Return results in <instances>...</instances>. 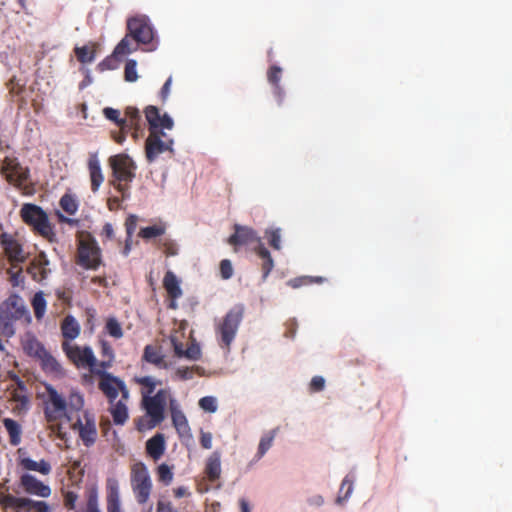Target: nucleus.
Instances as JSON below:
<instances>
[{
	"label": "nucleus",
	"instance_id": "nucleus-51",
	"mask_svg": "<svg viewBox=\"0 0 512 512\" xmlns=\"http://www.w3.org/2000/svg\"><path fill=\"white\" fill-rule=\"evenodd\" d=\"M194 375V368L190 367H179L174 371L173 378L178 380H189Z\"/></svg>",
	"mask_w": 512,
	"mask_h": 512
},
{
	"label": "nucleus",
	"instance_id": "nucleus-37",
	"mask_svg": "<svg viewBox=\"0 0 512 512\" xmlns=\"http://www.w3.org/2000/svg\"><path fill=\"white\" fill-rule=\"evenodd\" d=\"M32 306H33L36 318L41 319L46 312V306H47V302L45 300L43 292H38L34 295L33 300H32Z\"/></svg>",
	"mask_w": 512,
	"mask_h": 512
},
{
	"label": "nucleus",
	"instance_id": "nucleus-32",
	"mask_svg": "<svg viewBox=\"0 0 512 512\" xmlns=\"http://www.w3.org/2000/svg\"><path fill=\"white\" fill-rule=\"evenodd\" d=\"M95 44L76 47L75 53L78 60L82 63H91L95 58Z\"/></svg>",
	"mask_w": 512,
	"mask_h": 512
},
{
	"label": "nucleus",
	"instance_id": "nucleus-54",
	"mask_svg": "<svg viewBox=\"0 0 512 512\" xmlns=\"http://www.w3.org/2000/svg\"><path fill=\"white\" fill-rule=\"evenodd\" d=\"M125 226H126L127 237L131 238V237H132V234H133V233H134V231L136 230V226H137V217H136V216H134V215H130V216L126 219Z\"/></svg>",
	"mask_w": 512,
	"mask_h": 512
},
{
	"label": "nucleus",
	"instance_id": "nucleus-8",
	"mask_svg": "<svg viewBox=\"0 0 512 512\" xmlns=\"http://www.w3.org/2000/svg\"><path fill=\"white\" fill-rule=\"evenodd\" d=\"M109 164L117 181V183L113 182V185L119 191H123L124 186L121 182H130L135 177V163L128 155L118 154L109 158Z\"/></svg>",
	"mask_w": 512,
	"mask_h": 512
},
{
	"label": "nucleus",
	"instance_id": "nucleus-1",
	"mask_svg": "<svg viewBox=\"0 0 512 512\" xmlns=\"http://www.w3.org/2000/svg\"><path fill=\"white\" fill-rule=\"evenodd\" d=\"M43 403L44 416L50 430L61 437L63 434L62 421L71 423L72 413L82 411L85 400L84 395L76 389L70 390L68 400H66L55 387L46 385Z\"/></svg>",
	"mask_w": 512,
	"mask_h": 512
},
{
	"label": "nucleus",
	"instance_id": "nucleus-24",
	"mask_svg": "<svg viewBox=\"0 0 512 512\" xmlns=\"http://www.w3.org/2000/svg\"><path fill=\"white\" fill-rule=\"evenodd\" d=\"M38 360L40 361L42 368L47 373L55 376L64 375V370L61 364L48 351H45Z\"/></svg>",
	"mask_w": 512,
	"mask_h": 512
},
{
	"label": "nucleus",
	"instance_id": "nucleus-15",
	"mask_svg": "<svg viewBox=\"0 0 512 512\" xmlns=\"http://www.w3.org/2000/svg\"><path fill=\"white\" fill-rule=\"evenodd\" d=\"M1 173L5 176L8 182L15 186H21L28 178V169L21 166L16 159H5Z\"/></svg>",
	"mask_w": 512,
	"mask_h": 512
},
{
	"label": "nucleus",
	"instance_id": "nucleus-31",
	"mask_svg": "<svg viewBox=\"0 0 512 512\" xmlns=\"http://www.w3.org/2000/svg\"><path fill=\"white\" fill-rule=\"evenodd\" d=\"M138 43L129 33L120 41L114 50L116 56L127 55L137 50Z\"/></svg>",
	"mask_w": 512,
	"mask_h": 512
},
{
	"label": "nucleus",
	"instance_id": "nucleus-64",
	"mask_svg": "<svg viewBox=\"0 0 512 512\" xmlns=\"http://www.w3.org/2000/svg\"><path fill=\"white\" fill-rule=\"evenodd\" d=\"M280 72H281L280 68H277V67L272 68L270 73H269V80L271 82L276 83L279 80L278 75H279Z\"/></svg>",
	"mask_w": 512,
	"mask_h": 512
},
{
	"label": "nucleus",
	"instance_id": "nucleus-3",
	"mask_svg": "<svg viewBox=\"0 0 512 512\" xmlns=\"http://www.w3.org/2000/svg\"><path fill=\"white\" fill-rule=\"evenodd\" d=\"M171 400L176 399L168 389H161L155 395L143 394L142 407L146 415L138 420V430H149L159 425L165 418L164 411L167 404L169 408L171 407Z\"/></svg>",
	"mask_w": 512,
	"mask_h": 512
},
{
	"label": "nucleus",
	"instance_id": "nucleus-59",
	"mask_svg": "<svg viewBox=\"0 0 512 512\" xmlns=\"http://www.w3.org/2000/svg\"><path fill=\"white\" fill-rule=\"evenodd\" d=\"M171 84H172V78L169 77L161 90V97L164 101L167 100L169 97Z\"/></svg>",
	"mask_w": 512,
	"mask_h": 512
},
{
	"label": "nucleus",
	"instance_id": "nucleus-53",
	"mask_svg": "<svg viewBox=\"0 0 512 512\" xmlns=\"http://www.w3.org/2000/svg\"><path fill=\"white\" fill-rule=\"evenodd\" d=\"M220 272L223 279H229L232 276L233 268L229 260L221 261Z\"/></svg>",
	"mask_w": 512,
	"mask_h": 512
},
{
	"label": "nucleus",
	"instance_id": "nucleus-25",
	"mask_svg": "<svg viewBox=\"0 0 512 512\" xmlns=\"http://www.w3.org/2000/svg\"><path fill=\"white\" fill-rule=\"evenodd\" d=\"M205 472L211 481L217 480L221 475V456L219 452H213L207 459Z\"/></svg>",
	"mask_w": 512,
	"mask_h": 512
},
{
	"label": "nucleus",
	"instance_id": "nucleus-7",
	"mask_svg": "<svg viewBox=\"0 0 512 512\" xmlns=\"http://www.w3.org/2000/svg\"><path fill=\"white\" fill-rule=\"evenodd\" d=\"M131 486L139 504L149 500L153 484L148 469L141 463L135 464L132 468Z\"/></svg>",
	"mask_w": 512,
	"mask_h": 512
},
{
	"label": "nucleus",
	"instance_id": "nucleus-34",
	"mask_svg": "<svg viewBox=\"0 0 512 512\" xmlns=\"http://www.w3.org/2000/svg\"><path fill=\"white\" fill-rule=\"evenodd\" d=\"M275 438V431H270L263 435L259 441L256 458L261 459L271 448Z\"/></svg>",
	"mask_w": 512,
	"mask_h": 512
},
{
	"label": "nucleus",
	"instance_id": "nucleus-36",
	"mask_svg": "<svg viewBox=\"0 0 512 512\" xmlns=\"http://www.w3.org/2000/svg\"><path fill=\"white\" fill-rule=\"evenodd\" d=\"M3 424L11 437L12 444L17 445L20 442L21 434L19 424L10 418H5Z\"/></svg>",
	"mask_w": 512,
	"mask_h": 512
},
{
	"label": "nucleus",
	"instance_id": "nucleus-28",
	"mask_svg": "<svg viewBox=\"0 0 512 512\" xmlns=\"http://www.w3.org/2000/svg\"><path fill=\"white\" fill-rule=\"evenodd\" d=\"M20 463L26 470L35 471L42 475H48L51 472V465L44 459L36 461L29 457H23Z\"/></svg>",
	"mask_w": 512,
	"mask_h": 512
},
{
	"label": "nucleus",
	"instance_id": "nucleus-29",
	"mask_svg": "<svg viewBox=\"0 0 512 512\" xmlns=\"http://www.w3.org/2000/svg\"><path fill=\"white\" fill-rule=\"evenodd\" d=\"M61 329H62L63 336L67 340H74L75 338H77L79 336L80 330H81L80 324L72 316L65 317V319L63 320Z\"/></svg>",
	"mask_w": 512,
	"mask_h": 512
},
{
	"label": "nucleus",
	"instance_id": "nucleus-58",
	"mask_svg": "<svg viewBox=\"0 0 512 512\" xmlns=\"http://www.w3.org/2000/svg\"><path fill=\"white\" fill-rule=\"evenodd\" d=\"M77 495L73 492H67L65 494V505L69 508H74Z\"/></svg>",
	"mask_w": 512,
	"mask_h": 512
},
{
	"label": "nucleus",
	"instance_id": "nucleus-57",
	"mask_svg": "<svg viewBox=\"0 0 512 512\" xmlns=\"http://www.w3.org/2000/svg\"><path fill=\"white\" fill-rule=\"evenodd\" d=\"M157 512H178V511L173 508V506L170 502L161 500L157 504Z\"/></svg>",
	"mask_w": 512,
	"mask_h": 512
},
{
	"label": "nucleus",
	"instance_id": "nucleus-55",
	"mask_svg": "<svg viewBox=\"0 0 512 512\" xmlns=\"http://www.w3.org/2000/svg\"><path fill=\"white\" fill-rule=\"evenodd\" d=\"M102 349L104 356L107 357V360L102 361L100 366L103 368H107L110 366L111 361L113 359V352L112 349L105 343H103Z\"/></svg>",
	"mask_w": 512,
	"mask_h": 512
},
{
	"label": "nucleus",
	"instance_id": "nucleus-63",
	"mask_svg": "<svg viewBox=\"0 0 512 512\" xmlns=\"http://www.w3.org/2000/svg\"><path fill=\"white\" fill-rule=\"evenodd\" d=\"M87 512H101L98 508L97 499L91 498L88 502Z\"/></svg>",
	"mask_w": 512,
	"mask_h": 512
},
{
	"label": "nucleus",
	"instance_id": "nucleus-12",
	"mask_svg": "<svg viewBox=\"0 0 512 512\" xmlns=\"http://www.w3.org/2000/svg\"><path fill=\"white\" fill-rule=\"evenodd\" d=\"M79 264L87 269H95L100 263V250L93 239L81 240L78 251Z\"/></svg>",
	"mask_w": 512,
	"mask_h": 512
},
{
	"label": "nucleus",
	"instance_id": "nucleus-47",
	"mask_svg": "<svg viewBox=\"0 0 512 512\" xmlns=\"http://www.w3.org/2000/svg\"><path fill=\"white\" fill-rule=\"evenodd\" d=\"M266 236L274 249L279 250L281 248V230L279 228L267 230Z\"/></svg>",
	"mask_w": 512,
	"mask_h": 512
},
{
	"label": "nucleus",
	"instance_id": "nucleus-9",
	"mask_svg": "<svg viewBox=\"0 0 512 512\" xmlns=\"http://www.w3.org/2000/svg\"><path fill=\"white\" fill-rule=\"evenodd\" d=\"M62 348L67 357L78 367H89L91 371L99 369L96 364V357L93 350L84 346L81 347L69 341H64Z\"/></svg>",
	"mask_w": 512,
	"mask_h": 512
},
{
	"label": "nucleus",
	"instance_id": "nucleus-23",
	"mask_svg": "<svg viewBox=\"0 0 512 512\" xmlns=\"http://www.w3.org/2000/svg\"><path fill=\"white\" fill-rule=\"evenodd\" d=\"M147 453L154 459L158 460L165 451V438L163 434H156L146 443Z\"/></svg>",
	"mask_w": 512,
	"mask_h": 512
},
{
	"label": "nucleus",
	"instance_id": "nucleus-10",
	"mask_svg": "<svg viewBox=\"0 0 512 512\" xmlns=\"http://www.w3.org/2000/svg\"><path fill=\"white\" fill-rule=\"evenodd\" d=\"M242 320V312L239 309L231 310L219 324L218 332L222 343L228 348L235 338L240 322Z\"/></svg>",
	"mask_w": 512,
	"mask_h": 512
},
{
	"label": "nucleus",
	"instance_id": "nucleus-46",
	"mask_svg": "<svg viewBox=\"0 0 512 512\" xmlns=\"http://www.w3.org/2000/svg\"><path fill=\"white\" fill-rule=\"evenodd\" d=\"M258 244L256 251L257 254L263 258L266 259V263L264 264V268L267 270V273L272 269L273 267V261L270 256L269 251L263 246L261 240L259 239V242H256Z\"/></svg>",
	"mask_w": 512,
	"mask_h": 512
},
{
	"label": "nucleus",
	"instance_id": "nucleus-19",
	"mask_svg": "<svg viewBox=\"0 0 512 512\" xmlns=\"http://www.w3.org/2000/svg\"><path fill=\"white\" fill-rule=\"evenodd\" d=\"M257 233L248 227L235 226V233L229 238V243L232 245L237 244H249L253 242H259Z\"/></svg>",
	"mask_w": 512,
	"mask_h": 512
},
{
	"label": "nucleus",
	"instance_id": "nucleus-42",
	"mask_svg": "<svg viewBox=\"0 0 512 512\" xmlns=\"http://www.w3.org/2000/svg\"><path fill=\"white\" fill-rule=\"evenodd\" d=\"M157 475L159 481L163 482L165 485H169L173 480V472L170 466L163 463L157 469Z\"/></svg>",
	"mask_w": 512,
	"mask_h": 512
},
{
	"label": "nucleus",
	"instance_id": "nucleus-40",
	"mask_svg": "<svg viewBox=\"0 0 512 512\" xmlns=\"http://www.w3.org/2000/svg\"><path fill=\"white\" fill-rule=\"evenodd\" d=\"M105 329L107 333L114 338H121L123 336V331L120 323L117 319L111 317L107 319Z\"/></svg>",
	"mask_w": 512,
	"mask_h": 512
},
{
	"label": "nucleus",
	"instance_id": "nucleus-56",
	"mask_svg": "<svg viewBox=\"0 0 512 512\" xmlns=\"http://www.w3.org/2000/svg\"><path fill=\"white\" fill-rule=\"evenodd\" d=\"M212 434L210 432H201L200 443L203 448L211 449L212 448Z\"/></svg>",
	"mask_w": 512,
	"mask_h": 512
},
{
	"label": "nucleus",
	"instance_id": "nucleus-20",
	"mask_svg": "<svg viewBox=\"0 0 512 512\" xmlns=\"http://www.w3.org/2000/svg\"><path fill=\"white\" fill-rule=\"evenodd\" d=\"M170 413L173 425L178 433L181 435L187 434L189 432L188 421L177 400H171Z\"/></svg>",
	"mask_w": 512,
	"mask_h": 512
},
{
	"label": "nucleus",
	"instance_id": "nucleus-35",
	"mask_svg": "<svg viewBox=\"0 0 512 512\" xmlns=\"http://www.w3.org/2000/svg\"><path fill=\"white\" fill-rule=\"evenodd\" d=\"M175 355L179 358H186L191 361H196L201 357V349L195 341H192L188 348L184 349L183 347L181 352L176 353Z\"/></svg>",
	"mask_w": 512,
	"mask_h": 512
},
{
	"label": "nucleus",
	"instance_id": "nucleus-22",
	"mask_svg": "<svg viewBox=\"0 0 512 512\" xmlns=\"http://www.w3.org/2000/svg\"><path fill=\"white\" fill-rule=\"evenodd\" d=\"M128 399L120 398L110 403V413L113 417V421L117 425H123L128 419V409L126 402Z\"/></svg>",
	"mask_w": 512,
	"mask_h": 512
},
{
	"label": "nucleus",
	"instance_id": "nucleus-5",
	"mask_svg": "<svg viewBox=\"0 0 512 512\" xmlns=\"http://www.w3.org/2000/svg\"><path fill=\"white\" fill-rule=\"evenodd\" d=\"M93 373L99 375V389L108 398L109 403H113L118 396L129 399V390L123 380L100 368L93 370Z\"/></svg>",
	"mask_w": 512,
	"mask_h": 512
},
{
	"label": "nucleus",
	"instance_id": "nucleus-17",
	"mask_svg": "<svg viewBox=\"0 0 512 512\" xmlns=\"http://www.w3.org/2000/svg\"><path fill=\"white\" fill-rule=\"evenodd\" d=\"M107 512H123L120 500V486L115 478L107 480Z\"/></svg>",
	"mask_w": 512,
	"mask_h": 512
},
{
	"label": "nucleus",
	"instance_id": "nucleus-27",
	"mask_svg": "<svg viewBox=\"0 0 512 512\" xmlns=\"http://www.w3.org/2000/svg\"><path fill=\"white\" fill-rule=\"evenodd\" d=\"M187 328V322L181 321L178 324V328L174 329L169 336V343L173 348L174 354L181 352L183 346V340L186 338L185 330Z\"/></svg>",
	"mask_w": 512,
	"mask_h": 512
},
{
	"label": "nucleus",
	"instance_id": "nucleus-4",
	"mask_svg": "<svg viewBox=\"0 0 512 512\" xmlns=\"http://www.w3.org/2000/svg\"><path fill=\"white\" fill-rule=\"evenodd\" d=\"M30 322V315L24 300L16 295H10L0 304V331L4 337L10 338L15 334V322L21 318Z\"/></svg>",
	"mask_w": 512,
	"mask_h": 512
},
{
	"label": "nucleus",
	"instance_id": "nucleus-43",
	"mask_svg": "<svg viewBox=\"0 0 512 512\" xmlns=\"http://www.w3.org/2000/svg\"><path fill=\"white\" fill-rule=\"evenodd\" d=\"M199 406L202 410L215 413L218 409L217 399L213 396H206L199 400Z\"/></svg>",
	"mask_w": 512,
	"mask_h": 512
},
{
	"label": "nucleus",
	"instance_id": "nucleus-21",
	"mask_svg": "<svg viewBox=\"0 0 512 512\" xmlns=\"http://www.w3.org/2000/svg\"><path fill=\"white\" fill-rule=\"evenodd\" d=\"M22 346L24 351L37 359L41 357L45 351H47L42 343L32 334H26L22 340Z\"/></svg>",
	"mask_w": 512,
	"mask_h": 512
},
{
	"label": "nucleus",
	"instance_id": "nucleus-13",
	"mask_svg": "<svg viewBox=\"0 0 512 512\" xmlns=\"http://www.w3.org/2000/svg\"><path fill=\"white\" fill-rule=\"evenodd\" d=\"M129 34L139 43H149L153 39V31L145 16L133 17L128 20Z\"/></svg>",
	"mask_w": 512,
	"mask_h": 512
},
{
	"label": "nucleus",
	"instance_id": "nucleus-33",
	"mask_svg": "<svg viewBox=\"0 0 512 512\" xmlns=\"http://www.w3.org/2000/svg\"><path fill=\"white\" fill-rule=\"evenodd\" d=\"M320 282L319 277L312 276H300L287 281V285L293 289H300L308 287L310 285L318 284Z\"/></svg>",
	"mask_w": 512,
	"mask_h": 512
},
{
	"label": "nucleus",
	"instance_id": "nucleus-6",
	"mask_svg": "<svg viewBox=\"0 0 512 512\" xmlns=\"http://www.w3.org/2000/svg\"><path fill=\"white\" fill-rule=\"evenodd\" d=\"M21 216L23 220L33 226V228L43 237L52 241L54 233L48 221L45 212L38 206L33 204H25L21 208Z\"/></svg>",
	"mask_w": 512,
	"mask_h": 512
},
{
	"label": "nucleus",
	"instance_id": "nucleus-49",
	"mask_svg": "<svg viewBox=\"0 0 512 512\" xmlns=\"http://www.w3.org/2000/svg\"><path fill=\"white\" fill-rule=\"evenodd\" d=\"M23 498L14 497L10 494L0 496V504L9 512L12 508L16 507V505Z\"/></svg>",
	"mask_w": 512,
	"mask_h": 512
},
{
	"label": "nucleus",
	"instance_id": "nucleus-60",
	"mask_svg": "<svg viewBox=\"0 0 512 512\" xmlns=\"http://www.w3.org/2000/svg\"><path fill=\"white\" fill-rule=\"evenodd\" d=\"M32 508H35L37 512H50L48 505L43 501H33Z\"/></svg>",
	"mask_w": 512,
	"mask_h": 512
},
{
	"label": "nucleus",
	"instance_id": "nucleus-45",
	"mask_svg": "<svg viewBox=\"0 0 512 512\" xmlns=\"http://www.w3.org/2000/svg\"><path fill=\"white\" fill-rule=\"evenodd\" d=\"M138 382L144 387L142 391L143 394L151 395L155 389V387L159 384V382L151 376H146L138 379Z\"/></svg>",
	"mask_w": 512,
	"mask_h": 512
},
{
	"label": "nucleus",
	"instance_id": "nucleus-30",
	"mask_svg": "<svg viewBox=\"0 0 512 512\" xmlns=\"http://www.w3.org/2000/svg\"><path fill=\"white\" fill-rule=\"evenodd\" d=\"M163 285L167 290L168 294L173 299H177L182 295V290L180 288L179 281L173 272L168 271L165 274L163 279Z\"/></svg>",
	"mask_w": 512,
	"mask_h": 512
},
{
	"label": "nucleus",
	"instance_id": "nucleus-62",
	"mask_svg": "<svg viewBox=\"0 0 512 512\" xmlns=\"http://www.w3.org/2000/svg\"><path fill=\"white\" fill-rule=\"evenodd\" d=\"M103 235H105L108 239H112L114 237V229L110 223H106L103 227Z\"/></svg>",
	"mask_w": 512,
	"mask_h": 512
},
{
	"label": "nucleus",
	"instance_id": "nucleus-14",
	"mask_svg": "<svg viewBox=\"0 0 512 512\" xmlns=\"http://www.w3.org/2000/svg\"><path fill=\"white\" fill-rule=\"evenodd\" d=\"M0 243L14 268H16L19 263L26 260L27 254L23 250L21 244L12 235L2 233L0 236Z\"/></svg>",
	"mask_w": 512,
	"mask_h": 512
},
{
	"label": "nucleus",
	"instance_id": "nucleus-61",
	"mask_svg": "<svg viewBox=\"0 0 512 512\" xmlns=\"http://www.w3.org/2000/svg\"><path fill=\"white\" fill-rule=\"evenodd\" d=\"M9 273L11 274V282H12V284L14 286L19 285L20 282L22 281V279H21V269H18L15 272L9 271Z\"/></svg>",
	"mask_w": 512,
	"mask_h": 512
},
{
	"label": "nucleus",
	"instance_id": "nucleus-41",
	"mask_svg": "<svg viewBox=\"0 0 512 512\" xmlns=\"http://www.w3.org/2000/svg\"><path fill=\"white\" fill-rule=\"evenodd\" d=\"M125 80L128 82H136L139 78L137 73V62L136 60L130 59L127 61L125 66Z\"/></svg>",
	"mask_w": 512,
	"mask_h": 512
},
{
	"label": "nucleus",
	"instance_id": "nucleus-16",
	"mask_svg": "<svg viewBox=\"0 0 512 512\" xmlns=\"http://www.w3.org/2000/svg\"><path fill=\"white\" fill-rule=\"evenodd\" d=\"M21 485L24 490L39 497L47 498L51 495V489L34 476L25 474L21 477Z\"/></svg>",
	"mask_w": 512,
	"mask_h": 512
},
{
	"label": "nucleus",
	"instance_id": "nucleus-50",
	"mask_svg": "<svg viewBox=\"0 0 512 512\" xmlns=\"http://www.w3.org/2000/svg\"><path fill=\"white\" fill-rule=\"evenodd\" d=\"M15 406L12 408L14 412L21 414L28 410L29 400L26 396H15Z\"/></svg>",
	"mask_w": 512,
	"mask_h": 512
},
{
	"label": "nucleus",
	"instance_id": "nucleus-39",
	"mask_svg": "<svg viewBox=\"0 0 512 512\" xmlns=\"http://www.w3.org/2000/svg\"><path fill=\"white\" fill-rule=\"evenodd\" d=\"M105 117L111 121H114L117 123V125L120 127L121 131H125L127 127V120L120 118V112L117 109L113 108H105L103 111Z\"/></svg>",
	"mask_w": 512,
	"mask_h": 512
},
{
	"label": "nucleus",
	"instance_id": "nucleus-26",
	"mask_svg": "<svg viewBox=\"0 0 512 512\" xmlns=\"http://www.w3.org/2000/svg\"><path fill=\"white\" fill-rule=\"evenodd\" d=\"M143 358L157 367L168 368V363L160 349L156 346L148 345L144 349Z\"/></svg>",
	"mask_w": 512,
	"mask_h": 512
},
{
	"label": "nucleus",
	"instance_id": "nucleus-2",
	"mask_svg": "<svg viewBox=\"0 0 512 512\" xmlns=\"http://www.w3.org/2000/svg\"><path fill=\"white\" fill-rule=\"evenodd\" d=\"M145 116L150 125V134L146 140L145 147L146 157L149 162H153L165 151H172L174 141L163 130H172L174 122L168 114L161 116L158 108L155 106H148L145 109Z\"/></svg>",
	"mask_w": 512,
	"mask_h": 512
},
{
	"label": "nucleus",
	"instance_id": "nucleus-38",
	"mask_svg": "<svg viewBox=\"0 0 512 512\" xmlns=\"http://www.w3.org/2000/svg\"><path fill=\"white\" fill-rule=\"evenodd\" d=\"M127 127L126 129H139L140 113L135 107H127L125 111Z\"/></svg>",
	"mask_w": 512,
	"mask_h": 512
},
{
	"label": "nucleus",
	"instance_id": "nucleus-52",
	"mask_svg": "<svg viewBox=\"0 0 512 512\" xmlns=\"http://www.w3.org/2000/svg\"><path fill=\"white\" fill-rule=\"evenodd\" d=\"M33 500L23 498L16 507L12 508L9 512H30L32 509Z\"/></svg>",
	"mask_w": 512,
	"mask_h": 512
},
{
	"label": "nucleus",
	"instance_id": "nucleus-11",
	"mask_svg": "<svg viewBox=\"0 0 512 512\" xmlns=\"http://www.w3.org/2000/svg\"><path fill=\"white\" fill-rule=\"evenodd\" d=\"M71 426L79 433L85 445L89 446L95 442L97 437L96 423L94 416L89 411H84L82 417H78Z\"/></svg>",
	"mask_w": 512,
	"mask_h": 512
},
{
	"label": "nucleus",
	"instance_id": "nucleus-18",
	"mask_svg": "<svg viewBox=\"0 0 512 512\" xmlns=\"http://www.w3.org/2000/svg\"><path fill=\"white\" fill-rule=\"evenodd\" d=\"M88 170L91 181V188L93 192H97L104 181L100 161L96 154L89 157Z\"/></svg>",
	"mask_w": 512,
	"mask_h": 512
},
{
	"label": "nucleus",
	"instance_id": "nucleus-48",
	"mask_svg": "<svg viewBox=\"0 0 512 512\" xmlns=\"http://www.w3.org/2000/svg\"><path fill=\"white\" fill-rule=\"evenodd\" d=\"M164 233V229L159 226H150L143 228L140 231V236L144 239H151L157 236H160Z\"/></svg>",
	"mask_w": 512,
	"mask_h": 512
},
{
	"label": "nucleus",
	"instance_id": "nucleus-44",
	"mask_svg": "<svg viewBox=\"0 0 512 512\" xmlns=\"http://www.w3.org/2000/svg\"><path fill=\"white\" fill-rule=\"evenodd\" d=\"M61 208L70 215H73L77 211V202L70 195H64L60 200Z\"/></svg>",
	"mask_w": 512,
	"mask_h": 512
}]
</instances>
